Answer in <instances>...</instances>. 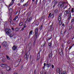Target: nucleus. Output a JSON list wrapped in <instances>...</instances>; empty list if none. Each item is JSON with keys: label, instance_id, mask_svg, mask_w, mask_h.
I'll return each instance as SVG.
<instances>
[{"label": "nucleus", "instance_id": "1", "mask_svg": "<svg viewBox=\"0 0 74 74\" xmlns=\"http://www.w3.org/2000/svg\"><path fill=\"white\" fill-rule=\"evenodd\" d=\"M5 30L6 33L8 35L11 34V32H12V31L10 29L6 28L5 29Z\"/></svg>", "mask_w": 74, "mask_h": 74}, {"label": "nucleus", "instance_id": "2", "mask_svg": "<svg viewBox=\"0 0 74 74\" xmlns=\"http://www.w3.org/2000/svg\"><path fill=\"white\" fill-rule=\"evenodd\" d=\"M34 34V33L33 32V30H31L29 32V36L30 37L31 36H32Z\"/></svg>", "mask_w": 74, "mask_h": 74}, {"label": "nucleus", "instance_id": "3", "mask_svg": "<svg viewBox=\"0 0 74 74\" xmlns=\"http://www.w3.org/2000/svg\"><path fill=\"white\" fill-rule=\"evenodd\" d=\"M63 5H64V3H63L62 2H61L58 5L59 7L60 8L62 7V6L63 7Z\"/></svg>", "mask_w": 74, "mask_h": 74}, {"label": "nucleus", "instance_id": "4", "mask_svg": "<svg viewBox=\"0 0 74 74\" xmlns=\"http://www.w3.org/2000/svg\"><path fill=\"white\" fill-rule=\"evenodd\" d=\"M52 25H51L49 26V28L50 29V30L52 31L53 30L54 28L53 27H52Z\"/></svg>", "mask_w": 74, "mask_h": 74}, {"label": "nucleus", "instance_id": "5", "mask_svg": "<svg viewBox=\"0 0 74 74\" xmlns=\"http://www.w3.org/2000/svg\"><path fill=\"white\" fill-rule=\"evenodd\" d=\"M14 1L15 0H12L11 2L10 3V4L9 5V7H10V6H11V5H12L14 4Z\"/></svg>", "mask_w": 74, "mask_h": 74}, {"label": "nucleus", "instance_id": "6", "mask_svg": "<svg viewBox=\"0 0 74 74\" xmlns=\"http://www.w3.org/2000/svg\"><path fill=\"white\" fill-rule=\"evenodd\" d=\"M12 49L13 50H16V49H17V47L15 45H14L13 46V47H12Z\"/></svg>", "mask_w": 74, "mask_h": 74}, {"label": "nucleus", "instance_id": "7", "mask_svg": "<svg viewBox=\"0 0 74 74\" xmlns=\"http://www.w3.org/2000/svg\"><path fill=\"white\" fill-rule=\"evenodd\" d=\"M38 37V32H36L35 33V38L37 39V38Z\"/></svg>", "mask_w": 74, "mask_h": 74}, {"label": "nucleus", "instance_id": "8", "mask_svg": "<svg viewBox=\"0 0 74 74\" xmlns=\"http://www.w3.org/2000/svg\"><path fill=\"white\" fill-rule=\"evenodd\" d=\"M1 66L2 67H6V66H7V64H1Z\"/></svg>", "mask_w": 74, "mask_h": 74}, {"label": "nucleus", "instance_id": "9", "mask_svg": "<svg viewBox=\"0 0 74 74\" xmlns=\"http://www.w3.org/2000/svg\"><path fill=\"white\" fill-rule=\"evenodd\" d=\"M11 69V68H10V67L9 66H7L6 67V70H7V71H9V70H10Z\"/></svg>", "mask_w": 74, "mask_h": 74}, {"label": "nucleus", "instance_id": "10", "mask_svg": "<svg viewBox=\"0 0 74 74\" xmlns=\"http://www.w3.org/2000/svg\"><path fill=\"white\" fill-rule=\"evenodd\" d=\"M24 58L26 60L28 59V58H29V56L27 55H25L24 56Z\"/></svg>", "mask_w": 74, "mask_h": 74}, {"label": "nucleus", "instance_id": "11", "mask_svg": "<svg viewBox=\"0 0 74 74\" xmlns=\"http://www.w3.org/2000/svg\"><path fill=\"white\" fill-rule=\"evenodd\" d=\"M57 71L58 73H60L61 72V71L59 69V68H58L57 69Z\"/></svg>", "mask_w": 74, "mask_h": 74}, {"label": "nucleus", "instance_id": "12", "mask_svg": "<svg viewBox=\"0 0 74 74\" xmlns=\"http://www.w3.org/2000/svg\"><path fill=\"white\" fill-rule=\"evenodd\" d=\"M66 13V14H68L70 13V11L68 10H66L65 11Z\"/></svg>", "mask_w": 74, "mask_h": 74}, {"label": "nucleus", "instance_id": "13", "mask_svg": "<svg viewBox=\"0 0 74 74\" xmlns=\"http://www.w3.org/2000/svg\"><path fill=\"white\" fill-rule=\"evenodd\" d=\"M0 60H1L2 62H5V59H4L3 58H0Z\"/></svg>", "mask_w": 74, "mask_h": 74}, {"label": "nucleus", "instance_id": "14", "mask_svg": "<svg viewBox=\"0 0 74 74\" xmlns=\"http://www.w3.org/2000/svg\"><path fill=\"white\" fill-rule=\"evenodd\" d=\"M61 51L60 52V54L61 56H63V52H62V49H61Z\"/></svg>", "mask_w": 74, "mask_h": 74}, {"label": "nucleus", "instance_id": "15", "mask_svg": "<svg viewBox=\"0 0 74 74\" xmlns=\"http://www.w3.org/2000/svg\"><path fill=\"white\" fill-rule=\"evenodd\" d=\"M23 25V22H21L19 23V26H22V25Z\"/></svg>", "mask_w": 74, "mask_h": 74}, {"label": "nucleus", "instance_id": "16", "mask_svg": "<svg viewBox=\"0 0 74 74\" xmlns=\"http://www.w3.org/2000/svg\"><path fill=\"white\" fill-rule=\"evenodd\" d=\"M32 19V18L29 17L28 19V22H30V21H31Z\"/></svg>", "mask_w": 74, "mask_h": 74}, {"label": "nucleus", "instance_id": "17", "mask_svg": "<svg viewBox=\"0 0 74 74\" xmlns=\"http://www.w3.org/2000/svg\"><path fill=\"white\" fill-rule=\"evenodd\" d=\"M3 44L4 46H5V45H7V42H4L3 43Z\"/></svg>", "mask_w": 74, "mask_h": 74}, {"label": "nucleus", "instance_id": "18", "mask_svg": "<svg viewBox=\"0 0 74 74\" xmlns=\"http://www.w3.org/2000/svg\"><path fill=\"white\" fill-rule=\"evenodd\" d=\"M52 64H51L50 63L49 64V65H48V66H47V67H51V66Z\"/></svg>", "mask_w": 74, "mask_h": 74}, {"label": "nucleus", "instance_id": "19", "mask_svg": "<svg viewBox=\"0 0 74 74\" xmlns=\"http://www.w3.org/2000/svg\"><path fill=\"white\" fill-rule=\"evenodd\" d=\"M6 56L7 59L8 60H10V57H8V56L6 55Z\"/></svg>", "mask_w": 74, "mask_h": 74}, {"label": "nucleus", "instance_id": "20", "mask_svg": "<svg viewBox=\"0 0 74 74\" xmlns=\"http://www.w3.org/2000/svg\"><path fill=\"white\" fill-rule=\"evenodd\" d=\"M35 31V33H38V28H36Z\"/></svg>", "mask_w": 74, "mask_h": 74}, {"label": "nucleus", "instance_id": "21", "mask_svg": "<svg viewBox=\"0 0 74 74\" xmlns=\"http://www.w3.org/2000/svg\"><path fill=\"white\" fill-rule=\"evenodd\" d=\"M8 35H9V37H12L13 36V35L11 34H9Z\"/></svg>", "mask_w": 74, "mask_h": 74}, {"label": "nucleus", "instance_id": "22", "mask_svg": "<svg viewBox=\"0 0 74 74\" xmlns=\"http://www.w3.org/2000/svg\"><path fill=\"white\" fill-rule=\"evenodd\" d=\"M19 30V28H16L15 29V31L16 32H18Z\"/></svg>", "mask_w": 74, "mask_h": 74}, {"label": "nucleus", "instance_id": "23", "mask_svg": "<svg viewBox=\"0 0 74 74\" xmlns=\"http://www.w3.org/2000/svg\"><path fill=\"white\" fill-rule=\"evenodd\" d=\"M39 29L40 30H41L42 29V25H41L40 27H39Z\"/></svg>", "mask_w": 74, "mask_h": 74}, {"label": "nucleus", "instance_id": "24", "mask_svg": "<svg viewBox=\"0 0 74 74\" xmlns=\"http://www.w3.org/2000/svg\"><path fill=\"white\" fill-rule=\"evenodd\" d=\"M58 20L59 21H61V17H59Z\"/></svg>", "mask_w": 74, "mask_h": 74}, {"label": "nucleus", "instance_id": "25", "mask_svg": "<svg viewBox=\"0 0 74 74\" xmlns=\"http://www.w3.org/2000/svg\"><path fill=\"white\" fill-rule=\"evenodd\" d=\"M18 16H16L15 18H14V19H13V20L14 21H15V20H16V19H17V18H18Z\"/></svg>", "mask_w": 74, "mask_h": 74}, {"label": "nucleus", "instance_id": "26", "mask_svg": "<svg viewBox=\"0 0 74 74\" xmlns=\"http://www.w3.org/2000/svg\"><path fill=\"white\" fill-rule=\"evenodd\" d=\"M28 5V3L27 2L24 5V6H27Z\"/></svg>", "mask_w": 74, "mask_h": 74}, {"label": "nucleus", "instance_id": "27", "mask_svg": "<svg viewBox=\"0 0 74 74\" xmlns=\"http://www.w3.org/2000/svg\"><path fill=\"white\" fill-rule=\"evenodd\" d=\"M71 12H74V8H72L71 10Z\"/></svg>", "mask_w": 74, "mask_h": 74}, {"label": "nucleus", "instance_id": "28", "mask_svg": "<svg viewBox=\"0 0 74 74\" xmlns=\"http://www.w3.org/2000/svg\"><path fill=\"white\" fill-rule=\"evenodd\" d=\"M9 10L10 11H12V9L11 8H10L9 9Z\"/></svg>", "mask_w": 74, "mask_h": 74}, {"label": "nucleus", "instance_id": "29", "mask_svg": "<svg viewBox=\"0 0 74 74\" xmlns=\"http://www.w3.org/2000/svg\"><path fill=\"white\" fill-rule=\"evenodd\" d=\"M58 10H56L55 11V13L56 14H57V13L58 12Z\"/></svg>", "mask_w": 74, "mask_h": 74}, {"label": "nucleus", "instance_id": "30", "mask_svg": "<svg viewBox=\"0 0 74 74\" xmlns=\"http://www.w3.org/2000/svg\"><path fill=\"white\" fill-rule=\"evenodd\" d=\"M51 45H52V43H50L49 44V46H50V47H51Z\"/></svg>", "mask_w": 74, "mask_h": 74}, {"label": "nucleus", "instance_id": "31", "mask_svg": "<svg viewBox=\"0 0 74 74\" xmlns=\"http://www.w3.org/2000/svg\"><path fill=\"white\" fill-rule=\"evenodd\" d=\"M51 39V37H50V38L49 37H48V38H47V40H49Z\"/></svg>", "mask_w": 74, "mask_h": 74}, {"label": "nucleus", "instance_id": "32", "mask_svg": "<svg viewBox=\"0 0 74 74\" xmlns=\"http://www.w3.org/2000/svg\"><path fill=\"white\" fill-rule=\"evenodd\" d=\"M38 2V0H37L36 1H35V4L36 5L37 4V3Z\"/></svg>", "mask_w": 74, "mask_h": 74}, {"label": "nucleus", "instance_id": "33", "mask_svg": "<svg viewBox=\"0 0 74 74\" xmlns=\"http://www.w3.org/2000/svg\"><path fill=\"white\" fill-rule=\"evenodd\" d=\"M58 3V2H57V1H55L54 2V4L55 5H56V4H57Z\"/></svg>", "mask_w": 74, "mask_h": 74}, {"label": "nucleus", "instance_id": "34", "mask_svg": "<svg viewBox=\"0 0 74 74\" xmlns=\"http://www.w3.org/2000/svg\"><path fill=\"white\" fill-rule=\"evenodd\" d=\"M62 74H66V73L65 71H64L63 72V73H62Z\"/></svg>", "mask_w": 74, "mask_h": 74}, {"label": "nucleus", "instance_id": "35", "mask_svg": "<svg viewBox=\"0 0 74 74\" xmlns=\"http://www.w3.org/2000/svg\"><path fill=\"white\" fill-rule=\"evenodd\" d=\"M62 16V14L61 13H60L59 15V17H61Z\"/></svg>", "mask_w": 74, "mask_h": 74}, {"label": "nucleus", "instance_id": "36", "mask_svg": "<svg viewBox=\"0 0 74 74\" xmlns=\"http://www.w3.org/2000/svg\"><path fill=\"white\" fill-rule=\"evenodd\" d=\"M40 57L39 56H37V59H40Z\"/></svg>", "mask_w": 74, "mask_h": 74}, {"label": "nucleus", "instance_id": "37", "mask_svg": "<svg viewBox=\"0 0 74 74\" xmlns=\"http://www.w3.org/2000/svg\"><path fill=\"white\" fill-rule=\"evenodd\" d=\"M26 27V24H24V28H25Z\"/></svg>", "mask_w": 74, "mask_h": 74}, {"label": "nucleus", "instance_id": "38", "mask_svg": "<svg viewBox=\"0 0 74 74\" xmlns=\"http://www.w3.org/2000/svg\"><path fill=\"white\" fill-rule=\"evenodd\" d=\"M65 33V31H64L63 33V32H61V33L62 34H64V33Z\"/></svg>", "mask_w": 74, "mask_h": 74}, {"label": "nucleus", "instance_id": "39", "mask_svg": "<svg viewBox=\"0 0 74 74\" xmlns=\"http://www.w3.org/2000/svg\"><path fill=\"white\" fill-rule=\"evenodd\" d=\"M24 0H21V3H23L24 1Z\"/></svg>", "mask_w": 74, "mask_h": 74}, {"label": "nucleus", "instance_id": "40", "mask_svg": "<svg viewBox=\"0 0 74 74\" xmlns=\"http://www.w3.org/2000/svg\"><path fill=\"white\" fill-rule=\"evenodd\" d=\"M74 19H72V20H71V22H74Z\"/></svg>", "mask_w": 74, "mask_h": 74}, {"label": "nucleus", "instance_id": "41", "mask_svg": "<svg viewBox=\"0 0 74 74\" xmlns=\"http://www.w3.org/2000/svg\"><path fill=\"white\" fill-rule=\"evenodd\" d=\"M21 62V60H18V62H19H19Z\"/></svg>", "mask_w": 74, "mask_h": 74}, {"label": "nucleus", "instance_id": "42", "mask_svg": "<svg viewBox=\"0 0 74 74\" xmlns=\"http://www.w3.org/2000/svg\"><path fill=\"white\" fill-rule=\"evenodd\" d=\"M37 23H36V25H38V24H39V23H38V22H37Z\"/></svg>", "mask_w": 74, "mask_h": 74}, {"label": "nucleus", "instance_id": "43", "mask_svg": "<svg viewBox=\"0 0 74 74\" xmlns=\"http://www.w3.org/2000/svg\"><path fill=\"white\" fill-rule=\"evenodd\" d=\"M51 67L52 69H53V68H54V66L53 65H52L51 66Z\"/></svg>", "mask_w": 74, "mask_h": 74}, {"label": "nucleus", "instance_id": "44", "mask_svg": "<svg viewBox=\"0 0 74 74\" xmlns=\"http://www.w3.org/2000/svg\"><path fill=\"white\" fill-rule=\"evenodd\" d=\"M24 30V27H23L21 29V30H22V31H23Z\"/></svg>", "mask_w": 74, "mask_h": 74}, {"label": "nucleus", "instance_id": "45", "mask_svg": "<svg viewBox=\"0 0 74 74\" xmlns=\"http://www.w3.org/2000/svg\"><path fill=\"white\" fill-rule=\"evenodd\" d=\"M40 74H43V71H41V72H40Z\"/></svg>", "mask_w": 74, "mask_h": 74}, {"label": "nucleus", "instance_id": "46", "mask_svg": "<svg viewBox=\"0 0 74 74\" xmlns=\"http://www.w3.org/2000/svg\"><path fill=\"white\" fill-rule=\"evenodd\" d=\"M53 15H51V18H53Z\"/></svg>", "mask_w": 74, "mask_h": 74}, {"label": "nucleus", "instance_id": "47", "mask_svg": "<svg viewBox=\"0 0 74 74\" xmlns=\"http://www.w3.org/2000/svg\"><path fill=\"white\" fill-rule=\"evenodd\" d=\"M44 66H46V64L45 63H44Z\"/></svg>", "mask_w": 74, "mask_h": 74}, {"label": "nucleus", "instance_id": "48", "mask_svg": "<svg viewBox=\"0 0 74 74\" xmlns=\"http://www.w3.org/2000/svg\"><path fill=\"white\" fill-rule=\"evenodd\" d=\"M45 44H43L42 46V47H44V45H45Z\"/></svg>", "mask_w": 74, "mask_h": 74}, {"label": "nucleus", "instance_id": "49", "mask_svg": "<svg viewBox=\"0 0 74 74\" xmlns=\"http://www.w3.org/2000/svg\"><path fill=\"white\" fill-rule=\"evenodd\" d=\"M51 15V13H50L49 14V16H50Z\"/></svg>", "mask_w": 74, "mask_h": 74}, {"label": "nucleus", "instance_id": "50", "mask_svg": "<svg viewBox=\"0 0 74 74\" xmlns=\"http://www.w3.org/2000/svg\"><path fill=\"white\" fill-rule=\"evenodd\" d=\"M29 58H30V59H31V58H32V56H30Z\"/></svg>", "mask_w": 74, "mask_h": 74}, {"label": "nucleus", "instance_id": "51", "mask_svg": "<svg viewBox=\"0 0 74 74\" xmlns=\"http://www.w3.org/2000/svg\"><path fill=\"white\" fill-rule=\"evenodd\" d=\"M12 30H14V28H12Z\"/></svg>", "mask_w": 74, "mask_h": 74}, {"label": "nucleus", "instance_id": "52", "mask_svg": "<svg viewBox=\"0 0 74 74\" xmlns=\"http://www.w3.org/2000/svg\"><path fill=\"white\" fill-rule=\"evenodd\" d=\"M62 26H64V23H63V24H62Z\"/></svg>", "mask_w": 74, "mask_h": 74}, {"label": "nucleus", "instance_id": "53", "mask_svg": "<svg viewBox=\"0 0 74 74\" xmlns=\"http://www.w3.org/2000/svg\"><path fill=\"white\" fill-rule=\"evenodd\" d=\"M44 74H47V72L45 71Z\"/></svg>", "mask_w": 74, "mask_h": 74}, {"label": "nucleus", "instance_id": "54", "mask_svg": "<svg viewBox=\"0 0 74 74\" xmlns=\"http://www.w3.org/2000/svg\"><path fill=\"white\" fill-rule=\"evenodd\" d=\"M49 64H48V62L47 63V64H46V65L47 66H48Z\"/></svg>", "mask_w": 74, "mask_h": 74}, {"label": "nucleus", "instance_id": "55", "mask_svg": "<svg viewBox=\"0 0 74 74\" xmlns=\"http://www.w3.org/2000/svg\"><path fill=\"white\" fill-rule=\"evenodd\" d=\"M59 25H61V23H59Z\"/></svg>", "mask_w": 74, "mask_h": 74}, {"label": "nucleus", "instance_id": "56", "mask_svg": "<svg viewBox=\"0 0 74 74\" xmlns=\"http://www.w3.org/2000/svg\"><path fill=\"white\" fill-rule=\"evenodd\" d=\"M72 48V46H71L70 48H69V49H71Z\"/></svg>", "mask_w": 74, "mask_h": 74}, {"label": "nucleus", "instance_id": "57", "mask_svg": "<svg viewBox=\"0 0 74 74\" xmlns=\"http://www.w3.org/2000/svg\"><path fill=\"white\" fill-rule=\"evenodd\" d=\"M54 5L53 6V7L54 8L55 7V5Z\"/></svg>", "mask_w": 74, "mask_h": 74}, {"label": "nucleus", "instance_id": "58", "mask_svg": "<svg viewBox=\"0 0 74 74\" xmlns=\"http://www.w3.org/2000/svg\"><path fill=\"white\" fill-rule=\"evenodd\" d=\"M14 74H17V73H14Z\"/></svg>", "mask_w": 74, "mask_h": 74}, {"label": "nucleus", "instance_id": "59", "mask_svg": "<svg viewBox=\"0 0 74 74\" xmlns=\"http://www.w3.org/2000/svg\"><path fill=\"white\" fill-rule=\"evenodd\" d=\"M32 1L34 2V0H32Z\"/></svg>", "mask_w": 74, "mask_h": 74}, {"label": "nucleus", "instance_id": "60", "mask_svg": "<svg viewBox=\"0 0 74 74\" xmlns=\"http://www.w3.org/2000/svg\"><path fill=\"white\" fill-rule=\"evenodd\" d=\"M50 16H48V18H50Z\"/></svg>", "mask_w": 74, "mask_h": 74}, {"label": "nucleus", "instance_id": "61", "mask_svg": "<svg viewBox=\"0 0 74 74\" xmlns=\"http://www.w3.org/2000/svg\"><path fill=\"white\" fill-rule=\"evenodd\" d=\"M43 68H45V66L43 67Z\"/></svg>", "mask_w": 74, "mask_h": 74}, {"label": "nucleus", "instance_id": "62", "mask_svg": "<svg viewBox=\"0 0 74 74\" xmlns=\"http://www.w3.org/2000/svg\"><path fill=\"white\" fill-rule=\"evenodd\" d=\"M1 48V46H0V49Z\"/></svg>", "mask_w": 74, "mask_h": 74}, {"label": "nucleus", "instance_id": "63", "mask_svg": "<svg viewBox=\"0 0 74 74\" xmlns=\"http://www.w3.org/2000/svg\"><path fill=\"white\" fill-rule=\"evenodd\" d=\"M51 55V54H50V55Z\"/></svg>", "mask_w": 74, "mask_h": 74}, {"label": "nucleus", "instance_id": "64", "mask_svg": "<svg viewBox=\"0 0 74 74\" xmlns=\"http://www.w3.org/2000/svg\"><path fill=\"white\" fill-rule=\"evenodd\" d=\"M69 18H68V19L69 20Z\"/></svg>", "mask_w": 74, "mask_h": 74}]
</instances>
